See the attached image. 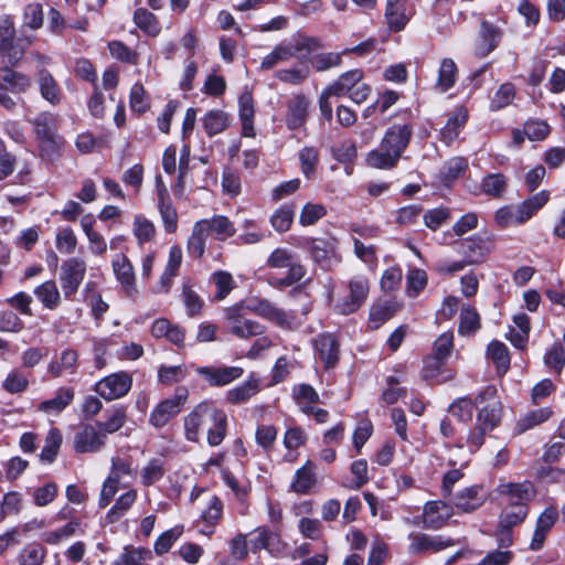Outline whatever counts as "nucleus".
I'll use <instances>...</instances> for the list:
<instances>
[{"label": "nucleus", "mask_w": 565, "mask_h": 565, "mask_svg": "<svg viewBox=\"0 0 565 565\" xmlns=\"http://www.w3.org/2000/svg\"><path fill=\"white\" fill-rule=\"evenodd\" d=\"M396 119L384 132L377 148L365 156L367 167L377 170H393L398 166L414 135L415 115L411 108L395 111Z\"/></svg>", "instance_id": "f257e3e1"}, {"label": "nucleus", "mask_w": 565, "mask_h": 565, "mask_svg": "<svg viewBox=\"0 0 565 565\" xmlns=\"http://www.w3.org/2000/svg\"><path fill=\"white\" fill-rule=\"evenodd\" d=\"M183 428L188 441L199 443L201 434L205 430L207 445L217 447L227 436L228 416L213 399H204L184 416Z\"/></svg>", "instance_id": "f03ea898"}, {"label": "nucleus", "mask_w": 565, "mask_h": 565, "mask_svg": "<svg viewBox=\"0 0 565 565\" xmlns=\"http://www.w3.org/2000/svg\"><path fill=\"white\" fill-rule=\"evenodd\" d=\"M29 122L32 126L38 142L40 157L50 162L60 158L65 141L58 134V116L49 110H44L36 114Z\"/></svg>", "instance_id": "7ed1b4c3"}, {"label": "nucleus", "mask_w": 565, "mask_h": 565, "mask_svg": "<svg viewBox=\"0 0 565 565\" xmlns=\"http://www.w3.org/2000/svg\"><path fill=\"white\" fill-rule=\"evenodd\" d=\"M21 58V53L9 54L8 64L1 68L0 73V106L9 111L17 107L15 100L9 96L12 94L25 93L31 87V78L23 73L14 71L13 67Z\"/></svg>", "instance_id": "20e7f679"}, {"label": "nucleus", "mask_w": 565, "mask_h": 565, "mask_svg": "<svg viewBox=\"0 0 565 565\" xmlns=\"http://www.w3.org/2000/svg\"><path fill=\"white\" fill-rule=\"evenodd\" d=\"M323 47L319 38L310 36L305 33H297L292 43L277 44L273 51L263 57L260 68L264 71L271 70L280 62H287L297 56L298 53H311Z\"/></svg>", "instance_id": "39448f33"}, {"label": "nucleus", "mask_w": 565, "mask_h": 565, "mask_svg": "<svg viewBox=\"0 0 565 565\" xmlns=\"http://www.w3.org/2000/svg\"><path fill=\"white\" fill-rule=\"evenodd\" d=\"M298 246L307 250L312 262L323 270H329L334 263L341 262L338 252L339 239L335 236L301 237Z\"/></svg>", "instance_id": "423d86ee"}, {"label": "nucleus", "mask_w": 565, "mask_h": 565, "mask_svg": "<svg viewBox=\"0 0 565 565\" xmlns=\"http://www.w3.org/2000/svg\"><path fill=\"white\" fill-rule=\"evenodd\" d=\"M190 396L189 388L179 385L172 397L160 401L149 414V424L154 428L164 427L171 419L177 417L183 409Z\"/></svg>", "instance_id": "0eeeda50"}, {"label": "nucleus", "mask_w": 565, "mask_h": 565, "mask_svg": "<svg viewBox=\"0 0 565 565\" xmlns=\"http://www.w3.org/2000/svg\"><path fill=\"white\" fill-rule=\"evenodd\" d=\"M244 310H246L244 301L235 303L225 310V316L230 323V333L238 339H249L264 334L266 327L256 320L247 319Z\"/></svg>", "instance_id": "6e6552de"}, {"label": "nucleus", "mask_w": 565, "mask_h": 565, "mask_svg": "<svg viewBox=\"0 0 565 565\" xmlns=\"http://www.w3.org/2000/svg\"><path fill=\"white\" fill-rule=\"evenodd\" d=\"M245 302V309L266 319L285 330H292L296 315L286 312L265 298H252Z\"/></svg>", "instance_id": "1a4fd4ad"}, {"label": "nucleus", "mask_w": 565, "mask_h": 565, "mask_svg": "<svg viewBox=\"0 0 565 565\" xmlns=\"http://www.w3.org/2000/svg\"><path fill=\"white\" fill-rule=\"evenodd\" d=\"M349 294L340 298L334 311L342 316H349L356 312L366 301L370 292L369 279L364 276H358L348 281Z\"/></svg>", "instance_id": "9d476101"}, {"label": "nucleus", "mask_w": 565, "mask_h": 565, "mask_svg": "<svg viewBox=\"0 0 565 565\" xmlns=\"http://www.w3.org/2000/svg\"><path fill=\"white\" fill-rule=\"evenodd\" d=\"M86 275V263L82 258L71 257L61 266L60 284L66 300H74Z\"/></svg>", "instance_id": "9b49d317"}, {"label": "nucleus", "mask_w": 565, "mask_h": 565, "mask_svg": "<svg viewBox=\"0 0 565 565\" xmlns=\"http://www.w3.org/2000/svg\"><path fill=\"white\" fill-rule=\"evenodd\" d=\"M132 386V376L126 371H118L100 379L95 385L94 391L105 401L126 396Z\"/></svg>", "instance_id": "f8f14e48"}, {"label": "nucleus", "mask_w": 565, "mask_h": 565, "mask_svg": "<svg viewBox=\"0 0 565 565\" xmlns=\"http://www.w3.org/2000/svg\"><path fill=\"white\" fill-rule=\"evenodd\" d=\"M195 373L210 387H223L241 379L244 369L241 366L225 365H193Z\"/></svg>", "instance_id": "ddd939ff"}, {"label": "nucleus", "mask_w": 565, "mask_h": 565, "mask_svg": "<svg viewBox=\"0 0 565 565\" xmlns=\"http://www.w3.org/2000/svg\"><path fill=\"white\" fill-rule=\"evenodd\" d=\"M495 492L505 498V508H530L535 490L531 481L505 482L495 488Z\"/></svg>", "instance_id": "4468645a"}, {"label": "nucleus", "mask_w": 565, "mask_h": 565, "mask_svg": "<svg viewBox=\"0 0 565 565\" xmlns=\"http://www.w3.org/2000/svg\"><path fill=\"white\" fill-rule=\"evenodd\" d=\"M457 252L470 263L480 264L486 256L490 254L494 247V242L489 236L479 234L471 235L467 238L456 242Z\"/></svg>", "instance_id": "2eb2a0df"}, {"label": "nucleus", "mask_w": 565, "mask_h": 565, "mask_svg": "<svg viewBox=\"0 0 565 565\" xmlns=\"http://www.w3.org/2000/svg\"><path fill=\"white\" fill-rule=\"evenodd\" d=\"M250 535L248 546L254 554L266 550L271 556L278 557L286 547L280 535L266 525L257 526L250 532Z\"/></svg>", "instance_id": "dca6fc26"}, {"label": "nucleus", "mask_w": 565, "mask_h": 565, "mask_svg": "<svg viewBox=\"0 0 565 565\" xmlns=\"http://www.w3.org/2000/svg\"><path fill=\"white\" fill-rule=\"evenodd\" d=\"M411 543L408 553L422 555L426 553H437L456 545V540L444 535H429L426 533H411L408 535Z\"/></svg>", "instance_id": "f3484780"}, {"label": "nucleus", "mask_w": 565, "mask_h": 565, "mask_svg": "<svg viewBox=\"0 0 565 565\" xmlns=\"http://www.w3.org/2000/svg\"><path fill=\"white\" fill-rule=\"evenodd\" d=\"M311 102L303 93L294 94L286 103L285 125L288 130L302 128L309 118Z\"/></svg>", "instance_id": "a211bd4d"}, {"label": "nucleus", "mask_w": 565, "mask_h": 565, "mask_svg": "<svg viewBox=\"0 0 565 565\" xmlns=\"http://www.w3.org/2000/svg\"><path fill=\"white\" fill-rule=\"evenodd\" d=\"M313 349L326 371L334 369L340 361V341L331 332L319 333L313 339Z\"/></svg>", "instance_id": "6ab92c4d"}, {"label": "nucleus", "mask_w": 565, "mask_h": 565, "mask_svg": "<svg viewBox=\"0 0 565 565\" xmlns=\"http://www.w3.org/2000/svg\"><path fill=\"white\" fill-rule=\"evenodd\" d=\"M105 440V434L90 424H84L74 435L73 449L76 454L98 452L104 447Z\"/></svg>", "instance_id": "aec40b11"}, {"label": "nucleus", "mask_w": 565, "mask_h": 565, "mask_svg": "<svg viewBox=\"0 0 565 565\" xmlns=\"http://www.w3.org/2000/svg\"><path fill=\"white\" fill-rule=\"evenodd\" d=\"M559 518V513L556 507H546L537 516L535 529L530 542V550L539 552L544 547L547 534L553 529Z\"/></svg>", "instance_id": "412c9836"}, {"label": "nucleus", "mask_w": 565, "mask_h": 565, "mask_svg": "<svg viewBox=\"0 0 565 565\" xmlns=\"http://www.w3.org/2000/svg\"><path fill=\"white\" fill-rule=\"evenodd\" d=\"M260 390V379L252 372L244 382L225 392L224 402L231 406H239L248 403Z\"/></svg>", "instance_id": "4be33fe9"}, {"label": "nucleus", "mask_w": 565, "mask_h": 565, "mask_svg": "<svg viewBox=\"0 0 565 565\" xmlns=\"http://www.w3.org/2000/svg\"><path fill=\"white\" fill-rule=\"evenodd\" d=\"M487 500L482 484H472L458 491L454 505L459 513H472L481 508Z\"/></svg>", "instance_id": "5701e85b"}, {"label": "nucleus", "mask_w": 565, "mask_h": 565, "mask_svg": "<svg viewBox=\"0 0 565 565\" xmlns=\"http://www.w3.org/2000/svg\"><path fill=\"white\" fill-rule=\"evenodd\" d=\"M501 39L502 32L500 28L483 20L480 24L479 39L473 55L480 60L487 57L499 46Z\"/></svg>", "instance_id": "b1692460"}, {"label": "nucleus", "mask_w": 565, "mask_h": 565, "mask_svg": "<svg viewBox=\"0 0 565 565\" xmlns=\"http://www.w3.org/2000/svg\"><path fill=\"white\" fill-rule=\"evenodd\" d=\"M198 222L216 241L224 242L236 234L234 223L226 215L214 214L211 218H202Z\"/></svg>", "instance_id": "393cba45"}, {"label": "nucleus", "mask_w": 565, "mask_h": 565, "mask_svg": "<svg viewBox=\"0 0 565 565\" xmlns=\"http://www.w3.org/2000/svg\"><path fill=\"white\" fill-rule=\"evenodd\" d=\"M550 196V191L542 190L516 205L515 224L521 225L531 220L541 209L547 204Z\"/></svg>", "instance_id": "a878e982"}, {"label": "nucleus", "mask_w": 565, "mask_h": 565, "mask_svg": "<svg viewBox=\"0 0 565 565\" xmlns=\"http://www.w3.org/2000/svg\"><path fill=\"white\" fill-rule=\"evenodd\" d=\"M36 83L39 86L40 95L44 100H46L52 106L61 104L63 98L62 88L47 68L41 67L36 72Z\"/></svg>", "instance_id": "bb28decb"}, {"label": "nucleus", "mask_w": 565, "mask_h": 565, "mask_svg": "<svg viewBox=\"0 0 565 565\" xmlns=\"http://www.w3.org/2000/svg\"><path fill=\"white\" fill-rule=\"evenodd\" d=\"M158 210L162 220L163 228L168 234H173L178 230V212L173 206L170 194L164 185L158 186Z\"/></svg>", "instance_id": "cd10ccee"}, {"label": "nucleus", "mask_w": 565, "mask_h": 565, "mask_svg": "<svg viewBox=\"0 0 565 565\" xmlns=\"http://www.w3.org/2000/svg\"><path fill=\"white\" fill-rule=\"evenodd\" d=\"M469 119L468 109L465 106L457 107L448 115L446 125L440 129V139L446 145H451L460 135Z\"/></svg>", "instance_id": "c85d7f7f"}, {"label": "nucleus", "mask_w": 565, "mask_h": 565, "mask_svg": "<svg viewBox=\"0 0 565 565\" xmlns=\"http://www.w3.org/2000/svg\"><path fill=\"white\" fill-rule=\"evenodd\" d=\"M111 265L116 279L119 281L124 292L129 297L134 296L137 292L136 277L129 258L121 254L120 259H114Z\"/></svg>", "instance_id": "c756f323"}, {"label": "nucleus", "mask_w": 565, "mask_h": 565, "mask_svg": "<svg viewBox=\"0 0 565 565\" xmlns=\"http://www.w3.org/2000/svg\"><path fill=\"white\" fill-rule=\"evenodd\" d=\"M402 306L395 300H384L373 303L369 311L367 327L377 330L385 322L391 320Z\"/></svg>", "instance_id": "7c9ffc66"}, {"label": "nucleus", "mask_w": 565, "mask_h": 565, "mask_svg": "<svg viewBox=\"0 0 565 565\" xmlns=\"http://www.w3.org/2000/svg\"><path fill=\"white\" fill-rule=\"evenodd\" d=\"M443 509H448V505L441 500L426 502L423 511V527L427 530H440L444 527L451 514L448 511L446 514H441L440 511Z\"/></svg>", "instance_id": "2f4dec72"}, {"label": "nucleus", "mask_w": 565, "mask_h": 565, "mask_svg": "<svg viewBox=\"0 0 565 565\" xmlns=\"http://www.w3.org/2000/svg\"><path fill=\"white\" fill-rule=\"evenodd\" d=\"M78 352L74 349H65L61 352L60 360H51L47 364V374L52 379H58L64 373L75 374L78 365Z\"/></svg>", "instance_id": "473e14b6"}, {"label": "nucleus", "mask_w": 565, "mask_h": 565, "mask_svg": "<svg viewBox=\"0 0 565 565\" xmlns=\"http://www.w3.org/2000/svg\"><path fill=\"white\" fill-rule=\"evenodd\" d=\"M412 14L406 11V3L402 0H387L385 19L392 32L403 31L411 20Z\"/></svg>", "instance_id": "72a5a7b5"}, {"label": "nucleus", "mask_w": 565, "mask_h": 565, "mask_svg": "<svg viewBox=\"0 0 565 565\" xmlns=\"http://www.w3.org/2000/svg\"><path fill=\"white\" fill-rule=\"evenodd\" d=\"M84 533L85 529L82 520H73L55 530L43 532L41 534V540L43 543L49 545H60L62 542L75 536L76 534Z\"/></svg>", "instance_id": "f704fd0d"}, {"label": "nucleus", "mask_w": 565, "mask_h": 565, "mask_svg": "<svg viewBox=\"0 0 565 565\" xmlns=\"http://www.w3.org/2000/svg\"><path fill=\"white\" fill-rule=\"evenodd\" d=\"M238 116L242 124V136L254 138L256 136L254 127V99L249 92H244L238 97Z\"/></svg>", "instance_id": "c9c22d12"}, {"label": "nucleus", "mask_w": 565, "mask_h": 565, "mask_svg": "<svg viewBox=\"0 0 565 565\" xmlns=\"http://www.w3.org/2000/svg\"><path fill=\"white\" fill-rule=\"evenodd\" d=\"M132 21L136 28L147 36L157 38L162 31L159 18L147 8H136L132 13Z\"/></svg>", "instance_id": "e433bc0d"}, {"label": "nucleus", "mask_w": 565, "mask_h": 565, "mask_svg": "<svg viewBox=\"0 0 565 565\" xmlns=\"http://www.w3.org/2000/svg\"><path fill=\"white\" fill-rule=\"evenodd\" d=\"M364 78L362 68H353L338 76L335 81L328 85L335 97L348 96Z\"/></svg>", "instance_id": "4c0bfd02"}, {"label": "nucleus", "mask_w": 565, "mask_h": 565, "mask_svg": "<svg viewBox=\"0 0 565 565\" xmlns=\"http://www.w3.org/2000/svg\"><path fill=\"white\" fill-rule=\"evenodd\" d=\"M313 463L307 460L305 465L298 468L290 483L289 490L298 494H308L317 483V477L313 471Z\"/></svg>", "instance_id": "58836bf2"}, {"label": "nucleus", "mask_w": 565, "mask_h": 565, "mask_svg": "<svg viewBox=\"0 0 565 565\" xmlns=\"http://www.w3.org/2000/svg\"><path fill=\"white\" fill-rule=\"evenodd\" d=\"M74 397L75 391L73 387H58L54 397L39 404V411L47 414H58L73 402Z\"/></svg>", "instance_id": "ea45409f"}, {"label": "nucleus", "mask_w": 565, "mask_h": 565, "mask_svg": "<svg viewBox=\"0 0 565 565\" xmlns=\"http://www.w3.org/2000/svg\"><path fill=\"white\" fill-rule=\"evenodd\" d=\"M458 66L450 57L441 60L435 87L440 93H446L451 89L458 79Z\"/></svg>", "instance_id": "a19ab883"}, {"label": "nucleus", "mask_w": 565, "mask_h": 565, "mask_svg": "<svg viewBox=\"0 0 565 565\" xmlns=\"http://www.w3.org/2000/svg\"><path fill=\"white\" fill-rule=\"evenodd\" d=\"M202 127L209 137H214L227 129L230 115L222 109H211L201 119Z\"/></svg>", "instance_id": "79ce46f5"}, {"label": "nucleus", "mask_w": 565, "mask_h": 565, "mask_svg": "<svg viewBox=\"0 0 565 565\" xmlns=\"http://www.w3.org/2000/svg\"><path fill=\"white\" fill-rule=\"evenodd\" d=\"M487 354L495 365L498 375H504L511 363V356L508 347L499 341L492 340L487 347Z\"/></svg>", "instance_id": "37998d69"}, {"label": "nucleus", "mask_w": 565, "mask_h": 565, "mask_svg": "<svg viewBox=\"0 0 565 565\" xmlns=\"http://www.w3.org/2000/svg\"><path fill=\"white\" fill-rule=\"evenodd\" d=\"M503 413V405L500 401H493L479 408L477 413V423L493 431L500 426Z\"/></svg>", "instance_id": "c03bdc74"}, {"label": "nucleus", "mask_w": 565, "mask_h": 565, "mask_svg": "<svg viewBox=\"0 0 565 565\" xmlns=\"http://www.w3.org/2000/svg\"><path fill=\"white\" fill-rule=\"evenodd\" d=\"M296 214V204L284 203L270 215L269 223L277 233H286L290 230Z\"/></svg>", "instance_id": "a18cd8bd"}, {"label": "nucleus", "mask_w": 565, "mask_h": 565, "mask_svg": "<svg viewBox=\"0 0 565 565\" xmlns=\"http://www.w3.org/2000/svg\"><path fill=\"white\" fill-rule=\"evenodd\" d=\"M149 559H152V552L149 548L129 544L122 547V552L113 562V565H143Z\"/></svg>", "instance_id": "49530a36"}, {"label": "nucleus", "mask_w": 565, "mask_h": 565, "mask_svg": "<svg viewBox=\"0 0 565 565\" xmlns=\"http://www.w3.org/2000/svg\"><path fill=\"white\" fill-rule=\"evenodd\" d=\"M62 443V431L57 427L50 428L45 437V444L40 452V460L45 465L53 463L57 458Z\"/></svg>", "instance_id": "de8ad7c7"}, {"label": "nucleus", "mask_w": 565, "mask_h": 565, "mask_svg": "<svg viewBox=\"0 0 565 565\" xmlns=\"http://www.w3.org/2000/svg\"><path fill=\"white\" fill-rule=\"evenodd\" d=\"M239 228L242 233L234 238L236 245H254L265 238V234L258 222L252 218H245Z\"/></svg>", "instance_id": "09e8293b"}, {"label": "nucleus", "mask_w": 565, "mask_h": 565, "mask_svg": "<svg viewBox=\"0 0 565 565\" xmlns=\"http://www.w3.org/2000/svg\"><path fill=\"white\" fill-rule=\"evenodd\" d=\"M137 500V491L130 489L122 493L115 502V504L107 511L105 519L108 524L118 522L127 511L132 507Z\"/></svg>", "instance_id": "8fccbe9b"}, {"label": "nucleus", "mask_w": 565, "mask_h": 565, "mask_svg": "<svg viewBox=\"0 0 565 565\" xmlns=\"http://www.w3.org/2000/svg\"><path fill=\"white\" fill-rule=\"evenodd\" d=\"M481 191L494 199H501L508 189V179L503 173H488L480 183Z\"/></svg>", "instance_id": "3c124183"}, {"label": "nucleus", "mask_w": 565, "mask_h": 565, "mask_svg": "<svg viewBox=\"0 0 565 565\" xmlns=\"http://www.w3.org/2000/svg\"><path fill=\"white\" fill-rule=\"evenodd\" d=\"M552 415L553 411L548 406L532 409L516 422L515 429L518 434H523L526 430L532 429L542 423H545L552 417Z\"/></svg>", "instance_id": "603ef678"}, {"label": "nucleus", "mask_w": 565, "mask_h": 565, "mask_svg": "<svg viewBox=\"0 0 565 565\" xmlns=\"http://www.w3.org/2000/svg\"><path fill=\"white\" fill-rule=\"evenodd\" d=\"M223 515V502L217 495H213L210 500L209 507L201 514V519L203 520L204 529H202V533L212 534L214 532L215 526L218 524L221 518Z\"/></svg>", "instance_id": "864d4df0"}, {"label": "nucleus", "mask_w": 565, "mask_h": 565, "mask_svg": "<svg viewBox=\"0 0 565 565\" xmlns=\"http://www.w3.org/2000/svg\"><path fill=\"white\" fill-rule=\"evenodd\" d=\"M209 234L195 222L192 228V233L186 243V250L191 258L201 259L205 253L206 238Z\"/></svg>", "instance_id": "5fc2aeb1"}, {"label": "nucleus", "mask_w": 565, "mask_h": 565, "mask_svg": "<svg viewBox=\"0 0 565 565\" xmlns=\"http://www.w3.org/2000/svg\"><path fill=\"white\" fill-rule=\"evenodd\" d=\"M300 61L302 63L300 67L278 70L275 74L276 78L282 83L291 85H299L303 83L310 74L309 66L307 65V55H301Z\"/></svg>", "instance_id": "6e6d98bb"}, {"label": "nucleus", "mask_w": 565, "mask_h": 565, "mask_svg": "<svg viewBox=\"0 0 565 565\" xmlns=\"http://www.w3.org/2000/svg\"><path fill=\"white\" fill-rule=\"evenodd\" d=\"M46 548L39 542L26 544L18 554L19 565H42L46 557Z\"/></svg>", "instance_id": "4d7b16f0"}, {"label": "nucleus", "mask_w": 565, "mask_h": 565, "mask_svg": "<svg viewBox=\"0 0 565 565\" xmlns=\"http://www.w3.org/2000/svg\"><path fill=\"white\" fill-rule=\"evenodd\" d=\"M167 472L166 460L163 458H151L142 468L140 478L141 484L150 487L160 481Z\"/></svg>", "instance_id": "13d9d810"}, {"label": "nucleus", "mask_w": 565, "mask_h": 565, "mask_svg": "<svg viewBox=\"0 0 565 565\" xmlns=\"http://www.w3.org/2000/svg\"><path fill=\"white\" fill-rule=\"evenodd\" d=\"M34 295L50 310L57 308L61 302L60 291L54 280H46L39 285L34 289Z\"/></svg>", "instance_id": "bf43d9fd"}, {"label": "nucleus", "mask_w": 565, "mask_h": 565, "mask_svg": "<svg viewBox=\"0 0 565 565\" xmlns=\"http://www.w3.org/2000/svg\"><path fill=\"white\" fill-rule=\"evenodd\" d=\"M15 38V29L13 20L10 15H2L0 18V54L7 55L17 52L13 47Z\"/></svg>", "instance_id": "052dcab7"}, {"label": "nucleus", "mask_w": 565, "mask_h": 565, "mask_svg": "<svg viewBox=\"0 0 565 565\" xmlns=\"http://www.w3.org/2000/svg\"><path fill=\"white\" fill-rule=\"evenodd\" d=\"M319 151L316 147H303L299 151L301 173L309 180L315 177L319 164Z\"/></svg>", "instance_id": "680f3d73"}, {"label": "nucleus", "mask_w": 565, "mask_h": 565, "mask_svg": "<svg viewBox=\"0 0 565 565\" xmlns=\"http://www.w3.org/2000/svg\"><path fill=\"white\" fill-rule=\"evenodd\" d=\"M188 375V370L184 364L180 365H164L158 367V382L164 386L182 382Z\"/></svg>", "instance_id": "e2e57ef3"}, {"label": "nucleus", "mask_w": 565, "mask_h": 565, "mask_svg": "<svg viewBox=\"0 0 565 565\" xmlns=\"http://www.w3.org/2000/svg\"><path fill=\"white\" fill-rule=\"evenodd\" d=\"M544 364L557 375H561L565 367V348L559 342H554L544 354Z\"/></svg>", "instance_id": "0e129e2a"}, {"label": "nucleus", "mask_w": 565, "mask_h": 565, "mask_svg": "<svg viewBox=\"0 0 565 565\" xmlns=\"http://www.w3.org/2000/svg\"><path fill=\"white\" fill-rule=\"evenodd\" d=\"M292 397L295 403L302 412L305 406H315L320 403V396L311 384L301 383L292 387Z\"/></svg>", "instance_id": "69168bd1"}, {"label": "nucleus", "mask_w": 565, "mask_h": 565, "mask_svg": "<svg viewBox=\"0 0 565 565\" xmlns=\"http://www.w3.org/2000/svg\"><path fill=\"white\" fill-rule=\"evenodd\" d=\"M481 328L480 316L475 307L462 308L460 313L459 333L461 335L475 334Z\"/></svg>", "instance_id": "338daca9"}, {"label": "nucleus", "mask_w": 565, "mask_h": 565, "mask_svg": "<svg viewBox=\"0 0 565 565\" xmlns=\"http://www.w3.org/2000/svg\"><path fill=\"white\" fill-rule=\"evenodd\" d=\"M328 214L327 207L321 203L307 202L299 214V224L303 227L317 224Z\"/></svg>", "instance_id": "774afa93"}]
</instances>
